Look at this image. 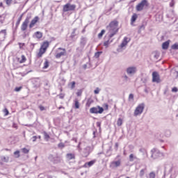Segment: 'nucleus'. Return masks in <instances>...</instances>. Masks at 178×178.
<instances>
[{"mask_svg": "<svg viewBox=\"0 0 178 178\" xmlns=\"http://www.w3.org/2000/svg\"><path fill=\"white\" fill-rule=\"evenodd\" d=\"M119 22L114 20L110 22L108 27L110 28L109 31H110V35L109 37L110 38H112L113 35H115V34H118L119 31Z\"/></svg>", "mask_w": 178, "mask_h": 178, "instance_id": "f257e3e1", "label": "nucleus"}, {"mask_svg": "<svg viewBox=\"0 0 178 178\" xmlns=\"http://www.w3.org/2000/svg\"><path fill=\"white\" fill-rule=\"evenodd\" d=\"M48 48H49V42H48V40L44 41L40 44L39 51L36 54V58H42V56H44V54L47 52Z\"/></svg>", "mask_w": 178, "mask_h": 178, "instance_id": "f03ea898", "label": "nucleus"}, {"mask_svg": "<svg viewBox=\"0 0 178 178\" xmlns=\"http://www.w3.org/2000/svg\"><path fill=\"white\" fill-rule=\"evenodd\" d=\"M65 55H66V49L59 47L56 51L55 58H56V59H60L62 56H65Z\"/></svg>", "mask_w": 178, "mask_h": 178, "instance_id": "7ed1b4c3", "label": "nucleus"}, {"mask_svg": "<svg viewBox=\"0 0 178 178\" xmlns=\"http://www.w3.org/2000/svg\"><path fill=\"white\" fill-rule=\"evenodd\" d=\"M149 6L148 1L142 0L141 2L136 6V9L138 12H141V10L144 9V6L148 7Z\"/></svg>", "mask_w": 178, "mask_h": 178, "instance_id": "20e7f679", "label": "nucleus"}, {"mask_svg": "<svg viewBox=\"0 0 178 178\" xmlns=\"http://www.w3.org/2000/svg\"><path fill=\"white\" fill-rule=\"evenodd\" d=\"M145 107L144 103L140 104L134 111V116H138V115H141L144 111V108Z\"/></svg>", "mask_w": 178, "mask_h": 178, "instance_id": "39448f33", "label": "nucleus"}, {"mask_svg": "<svg viewBox=\"0 0 178 178\" xmlns=\"http://www.w3.org/2000/svg\"><path fill=\"white\" fill-rule=\"evenodd\" d=\"M90 113H95L96 115H98V113H104V108L97 106L96 107H92L90 108Z\"/></svg>", "mask_w": 178, "mask_h": 178, "instance_id": "423d86ee", "label": "nucleus"}, {"mask_svg": "<svg viewBox=\"0 0 178 178\" xmlns=\"http://www.w3.org/2000/svg\"><path fill=\"white\" fill-rule=\"evenodd\" d=\"M76 9V5L72 4L71 5L70 3H67L63 6V12H69L70 10H75Z\"/></svg>", "mask_w": 178, "mask_h": 178, "instance_id": "0eeeda50", "label": "nucleus"}, {"mask_svg": "<svg viewBox=\"0 0 178 178\" xmlns=\"http://www.w3.org/2000/svg\"><path fill=\"white\" fill-rule=\"evenodd\" d=\"M152 155L151 156L153 158V159H157V158H159L162 155V153L158 149H152L151 150Z\"/></svg>", "mask_w": 178, "mask_h": 178, "instance_id": "6e6552de", "label": "nucleus"}, {"mask_svg": "<svg viewBox=\"0 0 178 178\" xmlns=\"http://www.w3.org/2000/svg\"><path fill=\"white\" fill-rule=\"evenodd\" d=\"M30 22V17H27L21 25V31H26L29 27V23Z\"/></svg>", "mask_w": 178, "mask_h": 178, "instance_id": "1a4fd4ad", "label": "nucleus"}, {"mask_svg": "<svg viewBox=\"0 0 178 178\" xmlns=\"http://www.w3.org/2000/svg\"><path fill=\"white\" fill-rule=\"evenodd\" d=\"M152 82L153 83H161V78L159 74L156 72H152Z\"/></svg>", "mask_w": 178, "mask_h": 178, "instance_id": "9d476101", "label": "nucleus"}, {"mask_svg": "<svg viewBox=\"0 0 178 178\" xmlns=\"http://www.w3.org/2000/svg\"><path fill=\"white\" fill-rule=\"evenodd\" d=\"M16 60L18 63L22 65V63H26V62L27 61V58L26 57V56L22 54L19 56H17Z\"/></svg>", "mask_w": 178, "mask_h": 178, "instance_id": "9b49d317", "label": "nucleus"}, {"mask_svg": "<svg viewBox=\"0 0 178 178\" xmlns=\"http://www.w3.org/2000/svg\"><path fill=\"white\" fill-rule=\"evenodd\" d=\"M40 21V17L38 16H35L29 24V29H33L37 23Z\"/></svg>", "mask_w": 178, "mask_h": 178, "instance_id": "f8f14e48", "label": "nucleus"}, {"mask_svg": "<svg viewBox=\"0 0 178 178\" xmlns=\"http://www.w3.org/2000/svg\"><path fill=\"white\" fill-rule=\"evenodd\" d=\"M120 165H122V160L119 159L118 161H112L110 163V168H112L113 169L115 168H119Z\"/></svg>", "mask_w": 178, "mask_h": 178, "instance_id": "ddd939ff", "label": "nucleus"}, {"mask_svg": "<svg viewBox=\"0 0 178 178\" xmlns=\"http://www.w3.org/2000/svg\"><path fill=\"white\" fill-rule=\"evenodd\" d=\"M137 72V68L136 67H129L127 69V74H134Z\"/></svg>", "mask_w": 178, "mask_h": 178, "instance_id": "4468645a", "label": "nucleus"}, {"mask_svg": "<svg viewBox=\"0 0 178 178\" xmlns=\"http://www.w3.org/2000/svg\"><path fill=\"white\" fill-rule=\"evenodd\" d=\"M129 41H130V40L129 39V38L124 37L122 42L120 44V48H124V47H126V45H127V44H129Z\"/></svg>", "mask_w": 178, "mask_h": 178, "instance_id": "2eb2a0df", "label": "nucleus"}, {"mask_svg": "<svg viewBox=\"0 0 178 178\" xmlns=\"http://www.w3.org/2000/svg\"><path fill=\"white\" fill-rule=\"evenodd\" d=\"M74 109H80V100L77 98L74 99Z\"/></svg>", "mask_w": 178, "mask_h": 178, "instance_id": "dca6fc26", "label": "nucleus"}, {"mask_svg": "<svg viewBox=\"0 0 178 178\" xmlns=\"http://www.w3.org/2000/svg\"><path fill=\"white\" fill-rule=\"evenodd\" d=\"M95 162H97V160H92L88 163H86L84 164V168H91V166H92V165H94V163H95Z\"/></svg>", "mask_w": 178, "mask_h": 178, "instance_id": "f3484780", "label": "nucleus"}, {"mask_svg": "<svg viewBox=\"0 0 178 178\" xmlns=\"http://www.w3.org/2000/svg\"><path fill=\"white\" fill-rule=\"evenodd\" d=\"M170 45V40H167L162 44V49H168Z\"/></svg>", "mask_w": 178, "mask_h": 178, "instance_id": "a211bd4d", "label": "nucleus"}, {"mask_svg": "<svg viewBox=\"0 0 178 178\" xmlns=\"http://www.w3.org/2000/svg\"><path fill=\"white\" fill-rule=\"evenodd\" d=\"M66 158L67 159H68V161H72V159H76V156L74 155V154L68 153L66 155Z\"/></svg>", "mask_w": 178, "mask_h": 178, "instance_id": "6ab92c4d", "label": "nucleus"}, {"mask_svg": "<svg viewBox=\"0 0 178 178\" xmlns=\"http://www.w3.org/2000/svg\"><path fill=\"white\" fill-rule=\"evenodd\" d=\"M34 36H35L38 40H41V38H42V32L36 31V32L34 33Z\"/></svg>", "mask_w": 178, "mask_h": 178, "instance_id": "aec40b11", "label": "nucleus"}, {"mask_svg": "<svg viewBox=\"0 0 178 178\" xmlns=\"http://www.w3.org/2000/svg\"><path fill=\"white\" fill-rule=\"evenodd\" d=\"M94 102V100H92V99H88L86 102V108H90V106H91V104Z\"/></svg>", "mask_w": 178, "mask_h": 178, "instance_id": "412c9836", "label": "nucleus"}, {"mask_svg": "<svg viewBox=\"0 0 178 178\" xmlns=\"http://www.w3.org/2000/svg\"><path fill=\"white\" fill-rule=\"evenodd\" d=\"M43 136H44V140H46V141H49L51 136H49V134H48V133H47L46 131L43 132Z\"/></svg>", "mask_w": 178, "mask_h": 178, "instance_id": "4be33fe9", "label": "nucleus"}, {"mask_svg": "<svg viewBox=\"0 0 178 178\" xmlns=\"http://www.w3.org/2000/svg\"><path fill=\"white\" fill-rule=\"evenodd\" d=\"M137 14L134 13L132 17H131V24H133V23H134V22H136V20H137Z\"/></svg>", "mask_w": 178, "mask_h": 178, "instance_id": "5701e85b", "label": "nucleus"}, {"mask_svg": "<svg viewBox=\"0 0 178 178\" xmlns=\"http://www.w3.org/2000/svg\"><path fill=\"white\" fill-rule=\"evenodd\" d=\"M49 67V61L48 60H45L43 64V69H48Z\"/></svg>", "mask_w": 178, "mask_h": 178, "instance_id": "b1692460", "label": "nucleus"}, {"mask_svg": "<svg viewBox=\"0 0 178 178\" xmlns=\"http://www.w3.org/2000/svg\"><path fill=\"white\" fill-rule=\"evenodd\" d=\"M122 124H123V120L122 118H118L117 121V125L120 127Z\"/></svg>", "mask_w": 178, "mask_h": 178, "instance_id": "393cba45", "label": "nucleus"}, {"mask_svg": "<svg viewBox=\"0 0 178 178\" xmlns=\"http://www.w3.org/2000/svg\"><path fill=\"white\" fill-rule=\"evenodd\" d=\"M14 155L15 156V158H20V151L16 150L14 152Z\"/></svg>", "mask_w": 178, "mask_h": 178, "instance_id": "a878e982", "label": "nucleus"}, {"mask_svg": "<svg viewBox=\"0 0 178 178\" xmlns=\"http://www.w3.org/2000/svg\"><path fill=\"white\" fill-rule=\"evenodd\" d=\"M1 161L2 162H9V156H2Z\"/></svg>", "mask_w": 178, "mask_h": 178, "instance_id": "bb28decb", "label": "nucleus"}, {"mask_svg": "<svg viewBox=\"0 0 178 178\" xmlns=\"http://www.w3.org/2000/svg\"><path fill=\"white\" fill-rule=\"evenodd\" d=\"M105 34V30H102L101 32L98 34V38H102V35Z\"/></svg>", "mask_w": 178, "mask_h": 178, "instance_id": "cd10ccee", "label": "nucleus"}, {"mask_svg": "<svg viewBox=\"0 0 178 178\" xmlns=\"http://www.w3.org/2000/svg\"><path fill=\"white\" fill-rule=\"evenodd\" d=\"M22 151L23 152V154H29V152H30V149L24 147L22 149Z\"/></svg>", "mask_w": 178, "mask_h": 178, "instance_id": "c85d7f7f", "label": "nucleus"}, {"mask_svg": "<svg viewBox=\"0 0 178 178\" xmlns=\"http://www.w3.org/2000/svg\"><path fill=\"white\" fill-rule=\"evenodd\" d=\"M102 54V51H97L95 54V58H98L99 56H101V54Z\"/></svg>", "mask_w": 178, "mask_h": 178, "instance_id": "c756f323", "label": "nucleus"}, {"mask_svg": "<svg viewBox=\"0 0 178 178\" xmlns=\"http://www.w3.org/2000/svg\"><path fill=\"white\" fill-rule=\"evenodd\" d=\"M172 49H178V43H175L171 46Z\"/></svg>", "mask_w": 178, "mask_h": 178, "instance_id": "7c9ffc66", "label": "nucleus"}, {"mask_svg": "<svg viewBox=\"0 0 178 178\" xmlns=\"http://www.w3.org/2000/svg\"><path fill=\"white\" fill-rule=\"evenodd\" d=\"M13 0H5V2L6 3V5H8V6H10V5H12V2Z\"/></svg>", "mask_w": 178, "mask_h": 178, "instance_id": "2f4dec72", "label": "nucleus"}, {"mask_svg": "<svg viewBox=\"0 0 178 178\" xmlns=\"http://www.w3.org/2000/svg\"><path fill=\"white\" fill-rule=\"evenodd\" d=\"M23 88V86L16 87L14 90L16 92H19Z\"/></svg>", "mask_w": 178, "mask_h": 178, "instance_id": "473e14b6", "label": "nucleus"}, {"mask_svg": "<svg viewBox=\"0 0 178 178\" xmlns=\"http://www.w3.org/2000/svg\"><path fill=\"white\" fill-rule=\"evenodd\" d=\"M145 174V170L144 169H142L140 171V177H143V176H144V175Z\"/></svg>", "mask_w": 178, "mask_h": 178, "instance_id": "72a5a7b5", "label": "nucleus"}, {"mask_svg": "<svg viewBox=\"0 0 178 178\" xmlns=\"http://www.w3.org/2000/svg\"><path fill=\"white\" fill-rule=\"evenodd\" d=\"M103 108H104V111H108V109H109V105H108V104H103Z\"/></svg>", "mask_w": 178, "mask_h": 178, "instance_id": "f704fd0d", "label": "nucleus"}, {"mask_svg": "<svg viewBox=\"0 0 178 178\" xmlns=\"http://www.w3.org/2000/svg\"><path fill=\"white\" fill-rule=\"evenodd\" d=\"M5 116H8V115H9V111L8 110V108H4L3 111Z\"/></svg>", "mask_w": 178, "mask_h": 178, "instance_id": "c9c22d12", "label": "nucleus"}, {"mask_svg": "<svg viewBox=\"0 0 178 178\" xmlns=\"http://www.w3.org/2000/svg\"><path fill=\"white\" fill-rule=\"evenodd\" d=\"M76 37V29H74L71 34V38H74Z\"/></svg>", "mask_w": 178, "mask_h": 178, "instance_id": "e433bc0d", "label": "nucleus"}, {"mask_svg": "<svg viewBox=\"0 0 178 178\" xmlns=\"http://www.w3.org/2000/svg\"><path fill=\"white\" fill-rule=\"evenodd\" d=\"M109 44H111V42H109V40H107L104 42V46L106 47V48H108V47H109Z\"/></svg>", "mask_w": 178, "mask_h": 178, "instance_id": "4c0bfd02", "label": "nucleus"}, {"mask_svg": "<svg viewBox=\"0 0 178 178\" xmlns=\"http://www.w3.org/2000/svg\"><path fill=\"white\" fill-rule=\"evenodd\" d=\"M128 99H129V101H133V99H134V95H133V94H130L129 95V98H128Z\"/></svg>", "mask_w": 178, "mask_h": 178, "instance_id": "58836bf2", "label": "nucleus"}, {"mask_svg": "<svg viewBox=\"0 0 178 178\" xmlns=\"http://www.w3.org/2000/svg\"><path fill=\"white\" fill-rule=\"evenodd\" d=\"M129 161H130V162H133V161H134V154H131L129 155Z\"/></svg>", "mask_w": 178, "mask_h": 178, "instance_id": "ea45409f", "label": "nucleus"}, {"mask_svg": "<svg viewBox=\"0 0 178 178\" xmlns=\"http://www.w3.org/2000/svg\"><path fill=\"white\" fill-rule=\"evenodd\" d=\"M149 176V178H155V172H150Z\"/></svg>", "mask_w": 178, "mask_h": 178, "instance_id": "a19ab883", "label": "nucleus"}, {"mask_svg": "<svg viewBox=\"0 0 178 178\" xmlns=\"http://www.w3.org/2000/svg\"><path fill=\"white\" fill-rule=\"evenodd\" d=\"M70 84H71V88L72 89H73V88H74V87H76V82L72 81V82L70 83Z\"/></svg>", "mask_w": 178, "mask_h": 178, "instance_id": "79ce46f5", "label": "nucleus"}, {"mask_svg": "<svg viewBox=\"0 0 178 178\" xmlns=\"http://www.w3.org/2000/svg\"><path fill=\"white\" fill-rule=\"evenodd\" d=\"M81 94H83V91H82V90H79V91L76 92L77 97H81Z\"/></svg>", "mask_w": 178, "mask_h": 178, "instance_id": "37998d69", "label": "nucleus"}, {"mask_svg": "<svg viewBox=\"0 0 178 178\" xmlns=\"http://www.w3.org/2000/svg\"><path fill=\"white\" fill-rule=\"evenodd\" d=\"M23 16H24V13H22L20 16H19V17L18 18V21L19 22H22V19H23Z\"/></svg>", "mask_w": 178, "mask_h": 178, "instance_id": "c03bdc74", "label": "nucleus"}, {"mask_svg": "<svg viewBox=\"0 0 178 178\" xmlns=\"http://www.w3.org/2000/svg\"><path fill=\"white\" fill-rule=\"evenodd\" d=\"M177 91H178V88H177L174 87V88H172V92H177Z\"/></svg>", "mask_w": 178, "mask_h": 178, "instance_id": "a18cd8bd", "label": "nucleus"}, {"mask_svg": "<svg viewBox=\"0 0 178 178\" xmlns=\"http://www.w3.org/2000/svg\"><path fill=\"white\" fill-rule=\"evenodd\" d=\"M40 111H45V107H44L42 105L39 106Z\"/></svg>", "mask_w": 178, "mask_h": 178, "instance_id": "49530a36", "label": "nucleus"}, {"mask_svg": "<svg viewBox=\"0 0 178 178\" xmlns=\"http://www.w3.org/2000/svg\"><path fill=\"white\" fill-rule=\"evenodd\" d=\"M95 94H99V88H97L95 90H94Z\"/></svg>", "mask_w": 178, "mask_h": 178, "instance_id": "de8ad7c7", "label": "nucleus"}, {"mask_svg": "<svg viewBox=\"0 0 178 178\" xmlns=\"http://www.w3.org/2000/svg\"><path fill=\"white\" fill-rule=\"evenodd\" d=\"M139 151L140 152H143V154L147 152V150L144 148L140 149Z\"/></svg>", "mask_w": 178, "mask_h": 178, "instance_id": "09e8293b", "label": "nucleus"}, {"mask_svg": "<svg viewBox=\"0 0 178 178\" xmlns=\"http://www.w3.org/2000/svg\"><path fill=\"white\" fill-rule=\"evenodd\" d=\"M0 33H2L3 34H4V35H6V29L1 30Z\"/></svg>", "mask_w": 178, "mask_h": 178, "instance_id": "8fccbe9b", "label": "nucleus"}, {"mask_svg": "<svg viewBox=\"0 0 178 178\" xmlns=\"http://www.w3.org/2000/svg\"><path fill=\"white\" fill-rule=\"evenodd\" d=\"M96 125L97 126V127H99V129H101V122H97L96 123Z\"/></svg>", "mask_w": 178, "mask_h": 178, "instance_id": "3c124183", "label": "nucleus"}, {"mask_svg": "<svg viewBox=\"0 0 178 178\" xmlns=\"http://www.w3.org/2000/svg\"><path fill=\"white\" fill-rule=\"evenodd\" d=\"M170 6H175V0H172L171 3H170Z\"/></svg>", "mask_w": 178, "mask_h": 178, "instance_id": "603ef678", "label": "nucleus"}, {"mask_svg": "<svg viewBox=\"0 0 178 178\" xmlns=\"http://www.w3.org/2000/svg\"><path fill=\"white\" fill-rule=\"evenodd\" d=\"M32 140H33V143H35V141H37V136H33Z\"/></svg>", "mask_w": 178, "mask_h": 178, "instance_id": "864d4df0", "label": "nucleus"}, {"mask_svg": "<svg viewBox=\"0 0 178 178\" xmlns=\"http://www.w3.org/2000/svg\"><path fill=\"white\" fill-rule=\"evenodd\" d=\"M19 24H20V21H18V19H17V21L16 22V27H19Z\"/></svg>", "mask_w": 178, "mask_h": 178, "instance_id": "5fc2aeb1", "label": "nucleus"}, {"mask_svg": "<svg viewBox=\"0 0 178 178\" xmlns=\"http://www.w3.org/2000/svg\"><path fill=\"white\" fill-rule=\"evenodd\" d=\"M60 99H63V98H65V95L60 94Z\"/></svg>", "mask_w": 178, "mask_h": 178, "instance_id": "6e6d98bb", "label": "nucleus"}, {"mask_svg": "<svg viewBox=\"0 0 178 178\" xmlns=\"http://www.w3.org/2000/svg\"><path fill=\"white\" fill-rule=\"evenodd\" d=\"M19 48L24 47V43H19Z\"/></svg>", "mask_w": 178, "mask_h": 178, "instance_id": "4d7b16f0", "label": "nucleus"}, {"mask_svg": "<svg viewBox=\"0 0 178 178\" xmlns=\"http://www.w3.org/2000/svg\"><path fill=\"white\" fill-rule=\"evenodd\" d=\"M58 147H65V145H63V144H62V143H60V144L58 145Z\"/></svg>", "mask_w": 178, "mask_h": 178, "instance_id": "13d9d810", "label": "nucleus"}, {"mask_svg": "<svg viewBox=\"0 0 178 178\" xmlns=\"http://www.w3.org/2000/svg\"><path fill=\"white\" fill-rule=\"evenodd\" d=\"M124 79H125V80H127V79H129V76H127V75H124Z\"/></svg>", "mask_w": 178, "mask_h": 178, "instance_id": "bf43d9fd", "label": "nucleus"}, {"mask_svg": "<svg viewBox=\"0 0 178 178\" xmlns=\"http://www.w3.org/2000/svg\"><path fill=\"white\" fill-rule=\"evenodd\" d=\"M3 6V3L2 2H0V8H2Z\"/></svg>", "mask_w": 178, "mask_h": 178, "instance_id": "052dcab7", "label": "nucleus"}, {"mask_svg": "<svg viewBox=\"0 0 178 178\" xmlns=\"http://www.w3.org/2000/svg\"><path fill=\"white\" fill-rule=\"evenodd\" d=\"M38 138H39L40 140H41V136H39L38 137Z\"/></svg>", "mask_w": 178, "mask_h": 178, "instance_id": "680f3d73", "label": "nucleus"}, {"mask_svg": "<svg viewBox=\"0 0 178 178\" xmlns=\"http://www.w3.org/2000/svg\"><path fill=\"white\" fill-rule=\"evenodd\" d=\"M115 147H118V143H115Z\"/></svg>", "mask_w": 178, "mask_h": 178, "instance_id": "e2e57ef3", "label": "nucleus"}, {"mask_svg": "<svg viewBox=\"0 0 178 178\" xmlns=\"http://www.w3.org/2000/svg\"><path fill=\"white\" fill-rule=\"evenodd\" d=\"M6 151H8V149H6Z\"/></svg>", "mask_w": 178, "mask_h": 178, "instance_id": "0e129e2a", "label": "nucleus"}, {"mask_svg": "<svg viewBox=\"0 0 178 178\" xmlns=\"http://www.w3.org/2000/svg\"><path fill=\"white\" fill-rule=\"evenodd\" d=\"M126 178H130V177H127Z\"/></svg>", "mask_w": 178, "mask_h": 178, "instance_id": "69168bd1", "label": "nucleus"}, {"mask_svg": "<svg viewBox=\"0 0 178 178\" xmlns=\"http://www.w3.org/2000/svg\"><path fill=\"white\" fill-rule=\"evenodd\" d=\"M62 107H59V109H60Z\"/></svg>", "mask_w": 178, "mask_h": 178, "instance_id": "338daca9", "label": "nucleus"}]
</instances>
